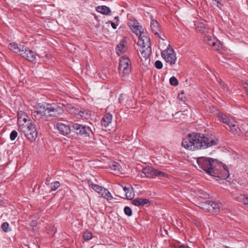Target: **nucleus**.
Here are the masks:
<instances>
[{
    "label": "nucleus",
    "instance_id": "obj_3",
    "mask_svg": "<svg viewBox=\"0 0 248 248\" xmlns=\"http://www.w3.org/2000/svg\"><path fill=\"white\" fill-rule=\"evenodd\" d=\"M22 132L25 137L31 142L34 141L37 136V131L36 126L32 123H28V125L18 129Z\"/></svg>",
    "mask_w": 248,
    "mask_h": 248
},
{
    "label": "nucleus",
    "instance_id": "obj_4",
    "mask_svg": "<svg viewBox=\"0 0 248 248\" xmlns=\"http://www.w3.org/2000/svg\"><path fill=\"white\" fill-rule=\"evenodd\" d=\"M119 69L120 74L123 77L127 76L131 72V66L129 59L125 57H121L119 63Z\"/></svg>",
    "mask_w": 248,
    "mask_h": 248
},
{
    "label": "nucleus",
    "instance_id": "obj_30",
    "mask_svg": "<svg viewBox=\"0 0 248 248\" xmlns=\"http://www.w3.org/2000/svg\"><path fill=\"white\" fill-rule=\"evenodd\" d=\"M238 201L243 202L244 204L248 207V197L242 195H240L238 198Z\"/></svg>",
    "mask_w": 248,
    "mask_h": 248
},
{
    "label": "nucleus",
    "instance_id": "obj_48",
    "mask_svg": "<svg viewBox=\"0 0 248 248\" xmlns=\"http://www.w3.org/2000/svg\"><path fill=\"white\" fill-rule=\"evenodd\" d=\"M122 97V95H121L120 98L119 99V102H121V97Z\"/></svg>",
    "mask_w": 248,
    "mask_h": 248
},
{
    "label": "nucleus",
    "instance_id": "obj_43",
    "mask_svg": "<svg viewBox=\"0 0 248 248\" xmlns=\"http://www.w3.org/2000/svg\"><path fill=\"white\" fill-rule=\"evenodd\" d=\"M110 22L112 28L113 29H116L117 27V24H115L114 22H112V21H110Z\"/></svg>",
    "mask_w": 248,
    "mask_h": 248
},
{
    "label": "nucleus",
    "instance_id": "obj_11",
    "mask_svg": "<svg viewBox=\"0 0 248 248\" xmlns=\"http://www.w3.org/2000/svg\"><path fill=\"white\" fill-rule=\"evenodd\" d=\"M139 40L138 42V45L140 47H148L151 46L150 38L147 35L146 32L140 31L139 35Z\"/></svg>",
    "mask_w": 248,
    "mask_h": 248
},
{
    "label": "nucleus",
    "instance_id": "obj_24",
    "mask_svg": "<svg viewBox=\"0 0 248 248\" xmlns=\"http://www.w3.org/2000/svg\"><path fill=\"white\" fill-rule=\"evenodd\" d=\"M132 202V203L136 206H143L149 203L148 200L141 198L135 199Z\"/></svg>",
    "mask_w": 248,
    "mask_h": 248
},
{
    "label": "nucleus",
    "instance_id": "obj_31",
    "mask_svg": "<svg viewBox=\"0 0 248 248\" xmlns=\"http://www.w3.org/2000/svg\"><path fill=\"white\" fill-rule=\"evenodd\" d=\"M90 186L93 188L94 190H95L97 193L99 192L100 190L101 191V189L103 188L102 186H100L96 184H91L90 185Z\"/></svg>",
    "mask_w": 248,
    "mask_h": 248
},
{
    "label": "nucleus",
    "instance_id": "obj_13",
    "mask_svg": "<svg viewBox=\"0 0 248 248\" xmlns=\"http://www.w3.org/2000/svg\"><path fill=\"white\" fill-rule=\"evenodd\" d=\"M127 24L131 30L134 32L136 35H139L140 31L143 30L141 26L140 25V23L138 21L134 18H130L128 20Z\"/></svg>",
    "mask_w": 248,
    "mask_h": 248
},
{
    "label": "nucleus",
    "instance_id": "obj_45",
    "mask_svg": "<svg viewBox=\"0 0 248 248\" xmlns=\"http://www.w3.org/2000/svg\"><path fill=\"white\" fill-rule=\"evenodd\" d=\"M217 81L218 82V83H219L220 85H221V82H222V81H221V79H220V78H219V80H217Z\"/></svg>",
    "mask_w": 248,
    "mask_h": 248
},
{
    "label": "nucleus",
    "instance_id": "obj_5",
    "mask_svg": "<svg viewBox=\"0 0 248 248\" xmlns=\"http://www.w3.org/2000/svg\"><path fill=\"white\" fill-rule=\"evenodd\" d=\"M161 55L165 61L170 65L175 63L177 59L176 54L174 50L170 47V45H169L167 48L161 52Z\"/></svg>",
    "mask_w": 248,
    "mask_h": 248
},
{
    "label": "nucleus",
    "instance_id": "obj_6",
    "mask_svg": "<svg viewBox=\"0 0 248 248\" xmlns=\"http://www.w3.org/2000/svg\"><path fill=\"white\" fill-rule=\"evenodd\" d=\"M142 172L145 174L146 177L150 178H154L155 177H166L168 176L167 174L150 166L143 168Z\"/></svg>",
    "mask_w": 248,
    "mask_h": 248
},
{
    "label": "nucleus",
    "instance_id": "obj_2",
    "mask_svg": "<svg viewBox=\"0 0 248 248\" xmlns=\"http://www.w3.org/2000/svg\"><path fill=\"white\" fill-rule=\"evenodd\" d=\"M197 161L199 168L211 176L226 178L229 176L228 169L218 164L217 159L202 156L199 157Z\"/></svg>",
    "mask_w": 248,
    "mask_h": 248
},
{
    "label": "nucleus",
    "instance_id": "obj_29",
    "mask_svg": "<svg viewBox=\"0 0 248 248\" xmlns=\"http://www.w3.org/2000/svg\"><path fill=\"white\" fill-rule=\"evenodd\" d=\"M109 167L112 170L115 171H120L121 169L119 164L116 162H111L109 164Z\"/></svg>",
    "mask_w": 248,
    "mask_h": 248
},
{
    "label": "nucleus",
    "instance_id": "obj_52",
    "mask_svg": "<svg viewBox=\"0 0 248 248\" xmlns=\"http://www.w3.org/2000/svg\"><path fill=\"white\" fill-rule=\"evenodd\" d=\"M46 181H49V179H48V178L46 179Z\"/></svg>",
    "mask_w": 248,
    "mask_h": 248
},
{
    "label": "nucleus",
    "instance_id": "obj_21",
    "mask_svg": "<svg viewBox=\"0 0 248 248\" xmlns=\"http://www.w3.org/2000/svg\"><path fill=\"white\" fill-rule=\"evenodd\" d=\"M216 115L220 121L226 124L228 126L230 125V124L232 122V121H231L227 115L222 112H217L216 113Z\"/></svg>",
    "mask_w": 248,
    "mask_h": 248
},
{
    "label": "nucleus",
    "instance_id": "obj_40",
    "mask_svg": "<svg viewBox=\"0 0 248 248\" xmlns=\"http://www.w3.org/2000/svg\"><path fill=\"white\" fill-rule=\"evenodd\" d=\"M170 82L172 86H176L178 84L177 78H170Z\"/></svg>",
    "mask_w": 248,
    "mask_h": 248
},
{
    "label": "nucleus",
    "instance_id": "obj_23",
    "mask_svg": "<svg viewBox=\"0 0 248 248\" xmlns=\"http://www.w3.org/2000/svg\"><path fill=\"white\" fill-rule=\"evenodd\" d=\"M112 116L109 113H107L103 117L101 121V124L103 126L106 127L111 123L112 121Z\"/></svg>",
    "mask_w": 248,
    "mask_h": 248
},
{
    "label": "nucleus",
    "instance_id": "obj_38",
    "mask_svg": "<svg viewBox=\"0 0 248 248\" xmlns=\"http://www.w3.org/2000/svg\"><path fill=\"white\" fill-rule=\"evenodd\" d=\"M17 136V132L16 130H13L10 135V139L14 140L16 139Z\"/></svg>",
    "mask_w": 248,
    "mask_h": 248
},
{
    "label": "nucleus",
    "instance_id": "obj_28",
    "mask_svg": "<svg viewBox=\"0 0 248 248\" xmlns=\"http://www.w3.org/2000/svg\"><path fill=\"white\" fill-rule=\"evenodd\" d=\"M230 131L233 134H237L240 131L238 125L236 124V122L232 121L229 126Z\"/></svg>",
    "mask_w": 248,
    "mask_h": 248
},
{
    "label": "nucleus",
    "instance_id": "obj_35",
    "mask_svg": "<svg viewBox=\"0 0 248 248\" xmlns=\"http://www.w3.org/2000/svg\"><path fill=\"white\" fill-rule=\"evenodd\" d=\"M9 225L7 222H4L2 224L1 228L2 230L5 232H7L9 231Z\"/></svg>",
    "mask_w": 248,
    "mask_h": 248
},
{
    "label": "nucleus",
    "instance_id": "obj_9",
    "mask_svg": "<svg viewBox=\"0 0 248 248\" xmlns=\"http://www.w3.org/2000/svg\"><path fill=\"white\" fill-rule=\"evenodd\" d=\"M45 104H37L35 106V109L32 112L31 115L33 119L36 120H40L43 119L47 114L46 110Z\"/></svg>",
    "mask_w": 248,
    "mask_h": 248
},
{
    "label": "nucleus",
    "instance_id": "obj_36",
    "mask_svg": "<svg viewBox=\"0 0 248 248\" xmlns=\"http://www.w3.org/2000/svg\"><path fill=\"white\" fill-rule=\"evenodd\" d=\"M124 213L128 216H131L132 215V210L131 209V208L130 207H129L128 206H126L124 207Z\"/></svg>",
    "mask_w": 248,
    "mask_h": 248
},
{
    "label": "nucleus",
    "instance_id": "obj_39",
    "mask_svg": "<svg viewBox=\"0 0 248 248\" xmlns=\"http://www.w3.org/2000/svg\"><path fill=\"white\" fill-rule=\"evenodd\" d=\"M155 67L158 69H160L163 67L162 62L159 60L156 61L155 63Z\"/></svg>",
    "mask_w": 248,
    "mask_h": 248
},
{
    "label": "nucleus",
    "instance_id": "obj_27",
    "mask_svg": "<svg viewBox=\"0 0 248 248\" xmlns=\"http://www.w3.org/2000/svg\"><path fill=\"white\" fill-rule=\"evenodd\" d=\"M96 10L98 12L105 15H108L111 12L110 8L105 5L98 6Z\"/></svg>",
    "mask_w": 248,
    "mask_h": 248
},
{
    "label": "nucleus",
    "instance_id": "obj_44",
    "mask_svg": "<svg viewBox=\"0 0 248 248\" xmlns=\"http://www.w3.org/2000/svg\"><path fill=\"white\" fill-rule=\"evenodd\" d=\"M201 194H202V195L199 196L201 198L206 199L209 197L208 195L207 194L201 193Z\"/></svg>",
    "mask_w": 248,
    "mask_h": 248
},
{
    "label": "nucleus",
    "instance_id": "obj_26",
    "mask_svg": "<svg viewBox=\"0 0 248 248\" xmlns=\"http://www.w3.org/2000/svg\"><path fill=\"white\" fill-rule=\"evenodd\" d=\"M98 193L101 195L102 197L106 199L108 201L111 200L113 199V197L109 191L104 187L101 189V191L100 190Z\"/></svg>",
    "mask_w": 248,
    "mask_h": 248
},
{
    "label": "nucleus",
    "instance_id": "obj_41",
    "mask_svg": "<svg viewBox=\"0 0 248 248\" xmlns=\"http://www.w3.org/2000/svg\"><path fill=\"white\" fill-rule=\"evenodd\" d=\"M23 121L22 122L21 124L23 125H28V123H32L31 120L30 119L29 116H28V119H23Z\"/></svg>",
    "mask_w": 248,
    "mask_h": 248
},
{
    "label": "nucleus",
    "instance_id": "obj_49",
    "mask_svg": "<svg viewBox=\"0 0 248 248\" xmlns=\"http://www.w3.org/2000/svg\"><path fill=\"white\" fill-rule=\"evenodd\" d=\"M213 1H217V3H218L219 2L218 1H217V0H212Z\"/></svg>",
    "mask_w": 248,
    "mask_h": 248
},
{
    "label": "nucleus",
    "instance_id": "obj_7",
    "mask_svg": "<svg viewBox=\"0 0 248 248\" xmlns=\"http://www.w3.org/2000/svg\"><path fill=\"white\" fill-rule=\"evenodd\" d=\"M47 114L50 116L58 117L63 112V108L56 104L45 103Z\"/></svg>",
    "mask_w": 248,
    "mask_h": 248
},
{
    "label": "nucleus",
    "instance_id": "obj_19",
    "mask_svg": "<svg viewBox=\"0 0 248 248\" xmlns=\"http://www.w3.org/2000/svg\"><path fill=\"white\" fill-rule=\"evenodd\" d=\"M25 46L24 45H18L15 43H11L8 45L9 48L13 52L19 53L20 55L21 51L24 50Z\"/></svg>",
    "mask_w": 248,
    "mask_h": 248
},
{
    "label": "nucleus",
    "instance_id": "obj_34",
    "mask_svg": "<svg viewBox=\"0 0 248 248\" xmlns=\"http://www.w3.org/2000/svg\"><path fill=\"white\" fill-rule=\"evenodd\" d=\"M93 237L92 233L90 232H86L84 233L83 237L86 240H89Z\"/></svg>",
    "mask_w": 248,
    "mask_h": 248
},
{
    "label": "nucleus",
    "instance_id": "obj_33",
    "mask_svg": "<svg viewBox=\"0 0 248 248\" xmlns=\"http://www.w3.org/2000/svg\"><path fill=\"white\" fill-rule=\"evenodd\" d=\"M178 99L180 101L185 102L186 100V97L185 93L182 91L178 94Z\"/></svg>",
    "mask_w": 248,
    "mask_h": 248
},
{
    "label": "nucleus",
    "instance_id": "obj_25",
    "mask_svg": "<svg viewBox=\"0 0 248 248\" xmlns=\"http://www.w3.org/2000/svg\"><path fill=\"white\" fill-rule=\"evenodd\" d=\"M18 118H17V122L18 124V129L21 128V127H23L25 126L23 124H21L22 122L23 121V119H28V116L26 115L25 113L23 111H20L18 112Z\"/></svg>",
    "mask_w": 248,
    "mask_h": 248
},
{
    "label": "nucleus",
    "instance_id": "obj_15",
    "mask_svg": "<svg viewBox=\"0 0 248 248\" xmlns=\"http://www.w3.org/2000/svg\"><path fill=\"white\" fill-rule=\"evenodd\" d=\"M21 56L31 62H34L36 59L35 53L26 46L24 50L21 51Z\"/></svg>",
    "mask_w": 248,
    "mask_h": 248
},
{
    "label": "nucleus",
    "instance_id": "obj_10",
    "mask_svg": "<svg viewBox=\"0 0 248 248\" xmlns=\"http://www.w3.org/2000/svg\"><path fill=\"white\" fill-rule=\"evenodd\" d=\"M71 113L74 114L77 118L81 119H88L90 117L91 113L88 110L83 108H78L76 107H72L70 110Z\"/></svg>",
    "mask_w": 248,
    "mask_h": 248
},
{
    "label": "nucleus",
    "instance_id": "obj_16",
    "mask_svg": "<svg viewBox=\"0 0 248 248\" xmlns=\"http://www.w3.org/2000/svg\"><path fill=\"white\" fill-rule=\"evenodd\" d=\"M150 27L152 32L157 35L160 39L164 40L160 35V27L158 22L154 19H152L150 22Z\"/></svg>",
    "mask_w": 248,
    "mask_h": 248
},
{
    "label": "nucleus",
    "instance_id": "obj_12",
    "mask_svg": "<svg viewBox=\"0 0 248 248\" xmlns=\"http://www.w3.org/2000/svg\"><path fill=\"white\" fill-rule=\"evenodd\" d=\"M204 42L215 51H219L220 49V43L218 40L211 37L209 33L203 37Z\"/></svg>",
    "mask_w": 248,
    "mask_h": 248
},
{
    "label": "nucleus",
    "instance_id": "obj_20",
    "mask_svg": "<svg viewBox=\"0 0 248 248\" xmlns=\"http://www.w3.org/2000/svg\"><path fill=\"white\" fill-rule=\"evenodd\" d=\"M197 31L204 36L207 35L209 32V28L207 25L203 23H199L197 27Z\"/></svg>",
    "mask_w": 248,
    "mask_h": 248
},
{
    "label": "nucleus",
    "instance_id": "obj_17",
    "mask_svg": "<svg viewBox=\"0 0 248 248\" xmlns=\"http://www.w3.org/2000/svg\"><path fill=\"white\" fill-rule=\"evenodd\" d=\"M140 57L142 60L144 59L145 61L149 60L152 53L151 46L141 47L140 50Z\"/></svg>",
    "mask_w": 248,
    "mask_h": 248
},
{
    "label": "nucleus",
    "instance_id": "obj_1",
    "mask_svg": "<svg viewBox=\"0 0 248 248\" xmlns=\"http://www.w3.org/2000/svg\"><path fill=\"white\" fill-rule=\"evenodd\" d=\"M218 140L214 136L199 133L189 134L183 139L182 146L191 151L204 149L218 143Z\"/></svg>",
    "mask_w": 248,
    "mask_h": 248
},
{
    "label": "nucleus",
    "instance_id": "obj_53",
    "mask_svg": "<svg viewBox=\"0 0 248 248\" xmlns=\"http://www.w3.org/2000/svg\"><path fill=\"white\" fill-rule=\"evenodd\" d=\"M247 177L248 178V172H247Z\"/></svg>",
    "mask_w": 248,
    "mask_h": 248
},
{
    "label": "nucleus",
    "instance_id": "obj_51",
    "mask_svg": "<svg viewBox=\"0 0 248 248\" xmlns=\"http://www.w3.org/2000/svg\"><path fill=\"white\" fill-rule=\"evenodd\" d=\"M170 78H175V77L174 75H173V76H171Z\"/></svg>",
    "mask_w": 248,
    "mask_h": 248
},
{
    "label": "nucleus",
    "instance_id": "obj_42",
    "mask_svg": "<svg viewBox=\"0 0 248 248\" xmlns=\"http://www.w3.org/2000/svg\"><path fill=\"white\" fill-rule=\"evenodd\" d=\"M124 47V44L122 42H120L117 46V50L120 52H122Z\"/></svg>",
    "mask_w": 248,
    "mask_h": 248
},
{
    "label": "nucleus",
    "instance_id": "obj_14",
    "mask_svg": "<svg viewBox=\"0 0 248 248\" xmlns=\"http://www.w3.org/2000/svg\"><path fill=\"white\" fill-rule=\"evenodd\" d=\"M202 208L208 211H213L217 212L219 211V205L215 202L206 201L202 204Z\"/></svg>",
    "mask_w": 248,
    "mask_h": 248
},
{
    "label": "nucleus",
    "instance_id": "obj_37",
    "mask_svg": "<svg viewBox=\"0 0 248 248\" xmlns=\"http://www.w3.org/2000/svg\"><path fill=\"white\" fill-rule=\"evenodd\" d=\"M177 118H180L181 120H182L185 118L184 115L182 112L179 111L175 114L174 119H177Z\"/></svg>",
    "mask_w": 248,
    "mask_h": 248
},
{
    "label": "nucleus",
    "instance_id": "obj_32",
    "mask_svg": "<svg viewBox=\"0 0 248 248\" xmlns=\"http://www.w3.org/2000/svg\"><path fill=\"white\" fill-rule=\"evenodd\" d=\"M60 186V183L58 181H55L50 184V187L52 190L57 189Z\"/></svg>",
    "mask_w": 248,
    "mask_h": 248
},
{
    "label": "nucleus",
    "instance_id": "obj_22",
    "mask_svg": "<svg viewBox=\"0 0 248 248\" xmlns=\"http://www.w3.org/2000/svg\"><path fill=\"white\" fill-rule=\"evenodd\" d=\"M123 190L125 192L124 196L128 200H132L135 195L134 189L132 187H123Z\"/></svg>",
    "mask_w": 248,
    "mask_h": 248
},
{
    "label": "nucleus",
    "instance_id": "obj_46",
    "mask_svg": "<svg viewBox=\"0 0 248 248\" xmlns=\"http://www.w3.org/2000/svg\"><path fill=\"white\" fill-rule=\"evenodd\" d=\"M114 19H115V20H118V19H119V17H118V16H115V18H114Z\"/></svg>",
    "mask_w": 248,
    "mask_h": 248
},
{
    "label": "nucleus",
    "instance_id": "obj_8",
    "mask_svg": "<svg viewBox=\"0 0 248 248\" xmlns=\"http://www.w3.org/2000/svg\"><path fill=\"white\" fill-rule=\"evenodd\" d=\"M71 126L72 128V130H73L78 135H84L88 137L90 136V133L91 132V129L89 127L78 123H72Z\"/></svg>",
    "mask_w": 248,
    "mask_h": 248
},
{
    "label": "nucleus",
    "instance_id": "obj_18",
    "mask_svg": "<svg viewBox=\"0 0 248 248\" xmlns=\"http://www.w3.org/2000/svg\"><path fill=\"white\" fill-rule=\"evenodd\" d=\"M56 127L59 130L60 134L63 135H67L70 133L71 131L70 127L62 123H58L56 124Z\"/></svg>",
    "mask_w": 248,
    "mask_h": 248
},
{
    "label": "nucleus",
    "instance_id": "obj_50",
    "mask_svg": "<svg viewBox=\"0 0 248 248\" xmlns=\"http://www.w3.org/2000/svg\"><path fill=\"white\" fill-rule=\"evenodd\" d=\"M212 109H215V108H212ZM211 112H212V113H213V112H214V110H213L211 111Z\"/></svg>",
    "mask_w": 248,
    "mask_h": 248
},
{
    "label": "nucleus",
    "instance_id": "obj_47",
    "mask_svg": "<svg viewBox=\"0 0 248 248\" xmlns=\"http://www.w3.org/2000/svg\"><path fill=\"white\" fill-rule=\"evenodd\" d=\"M246 135L247 137H248V128L247 132H246Z\"/></svg>",
    "mask_w": 248,
    "mask_h": 248
}]
</instances>
